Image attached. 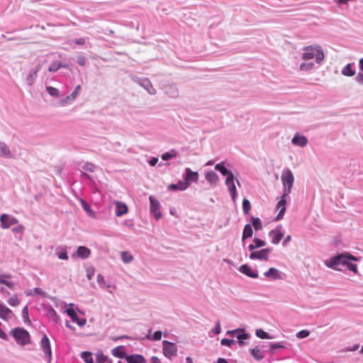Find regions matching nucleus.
<instances>
[{
  "mask_svg": "<svg viewBox=\"0 0 363 363\" xmlns=\"http://www.w3.org/2000/svg\"><path fill=\"white\" fill-rule=\"evenodd\" d=\"M358 259L348 252L339 254L324 262L325 266L337 271H342V267L347 268L350 271L357 273V266L352 262Z\"/></svg>",
  "mask_w": 363,
  "mask_h": 363,
  "instance_id": "f257e3e1",
  "label": "nucleus"
},
{
  "mask_svg": "<svg viewBox=\"0 0 363 363\" xmlns=\"http://www.w3.org/2000/svg\"><path fill=\"white\" fill-rule=\"evenodd\" d=\"M315 58L318 64H320L324 60V53L320 45H313L305 47L302 53V59L310 60Z\"/></svg>",
  "mask_w": 363,
  "mask_h": 363,
  "instance_id": "f03ea898",
  "label": "nucleus"
},
{
  "mask_svg": "<svg viewBox=\"0 0 363 363\" xmlns=\"http://www.w3.org/2000/svg\"><path fill=\"white\" fill-rule=\"evenodd\" d=\"M281 180L283 185V194L289 196L294 183V176L290 169L284 168L282 170Z\"/></svg>",
  "mask_w": 363,
  "mask_h": 363,
  "instance_id": "7ed1b4c3",
  "label": "nucleus"
},
{
  "mask_svg": "<svg viewBox=\"0 0 363 363\" xmlns=\"http://www.w3.org/2000/svg\"><path fill=\"white\" fill-rule=\"evenodd\" d=\"M10 334L19 345L25 346L30 343V334L26 330L22 328H16L11 330Z\"/></svg>",
  "mask_w": 363,
  "mask_h": 363,
  "instance_id": "20e7f679",
  "label": "nucleus"
},
{
  "mask_svg": "<svg viewBox=\"0 0 363 363\" xmlns=\"http://www.w3.org/2000/svg\"><path fill=\"white\" fill-rule=\"evenodd\" d=\"M131 79L140 86H142L144 89L147 91V92L150 95H155L157 91L152 84L150 80L147 77H139L136 75H131Z\"/></svg>",
  "mask_w": 363,
  "mask_h": 363,
  "instance_id": "39448f33",
  "label": "nucleus"
},
{
  "mask_svg": "<svg viewBox=\"0 0 363 363\" xmlns=\"http://www.w3.org/2000/svg\"><path fill=\"white\" fill-rule=\"evenodd\" d=\"M162 352L167 358L171 359L172 357L177 356V347L173 342L164 340L162 342Z\"/></svg>",
  "mask_w": 363,
  "mask_h": 363,
  "instance_id": "423d86ee",
  "label": "nucleus"
},
{
  "mask_svg": "<svg viewBox=\"0 0 363 363\" xmlns=\"http://www.w3.org/2000/svg\"><path fill=\"white\" fill-rule=\"evenodd\" d=\"M272 247H267L256 252H251L249 255V258L252 260L258 259L260 261H267L269 259V255L272 252Z\"/></svg>",
  "mask_w": 363,
  "mask_h": 363,
  "instance_id": "0eeeda50",
  "label": "nucleus"
},
{
  "mask_svg": "<svg viewBox=\"0 0 363 363\" xmlns=\"http://www.w3.org/2000/svg\"><path fill=\"white\" fill-rule=\"evenodd\" d=\"M40 345L44 353L45 358L50 362L52 358V350L50 340L46 335H43L42 337Z\"/></svg>",
  "mask_w": 363,
  "mask_h": 363,
  "instance_id": "6e6552de",
  "label": "nucleus"
},
{
  "mask_svg": "<svg viewBox=\"0 0 363 363\" xmlns=\"http://www.w3.org/2000/svg\"><path fill=\"white\" fill-rule=\"evenodd\" d=\"M235 177L234 174H230L229 177H226L225 184L228 187V190L231 196L232 200L233 203L236 202V199L238 196L236 186L235 184Z\"/></svg>",
  "mask_w": 363,
  "mask_h": 363,
  "instance_id": "1a4fd4ad",
  "label": "nucleus"
},
{
  "mask_svg": "<svg viewBox=\"0 0 363 363\" xmlns=\"http://www.w3.org/2000/svg\"><path fill=\"white\" fill-rule=\"evenodd\" d=\"M1 228L8 229L11 225L17 224L18 220L14 216L6 213H3L0 216Z\"/></svg>",
  "mask_w": 363,
  "mask_h": 363,
  "instance_id": "9d476101",
  "label": "nucleus"
},
{
  "mask_svg": "<svg viewBox=\"0 0 363 363\" xmlns=\"http://www.w3.org/2000/svg\"><path fill=\"white\" fill-rule=\"evenodd\" d=\"M149 200L150 202V213L156 220H160L162 218V213L160 210V202L152 196L149 197Z\"/></svg>",
  "mask_w": 363,
  "mask_h": 363,
  "instance_id": "9b49d317",
  "label": "nucleus"
},
{
  "mask_svg": "<svg viewBox=\"0 0 363 363\" xmlns=\"http://www.w3.org/2000/svg\"><path fill=\"white\" fill-rule=\"evenodd\" d=\"M73 303L69 304V308L66 309L65 312L67 315L72 319V322L77 323L79 326L82 327L86 323L85 318H79L75 311L72 308Z\"/></svg>",
  "mask_w": 363,
  "mask_h": 363,
  "instance_id": "f8f14e48",
  "label": "nucleus"
},
{
  "mask_svg": "<svg viewBox=\"0 0 363 363\" xmlns=\"http://www.w3.org/2000/svg\"><path fill=\"white\" fill-rule=\"evenodd\" d=\"M284 273L274 267H270L268 271L264 273V276L272 280H278L284 279Z\"/></svg>",
  "mask_w": 363,
  "mask_h": 363,
  "instance_id": "ddd939ff",
  "label": "nucleus"
},
{
  "mask_svg": "<svg viewBox=\"0 0 363 363\" xmlns=\"http://www.w3.org/2000/svg\"><path fill=\"white\" fill-rule=\"evenodd\" d=\"M184 179V182L187 183V186L189 187L191 182H198L199 174L197 172H193L189 168H186Z\"/></svg>",
  "mask_w": 363,
  "mask_h": 363,
  "instance_id": "4468645a",
  "label": "nucleus"
},
{
  "mask_svg": "<svg viewBox=\"0 0 363 363\" xmlns=\"http://www.w3.org/2000/svg\"><path fill=\"white\" fill-rule=\"evenodd\" d=\"M291 143L295 146L304 147L308 145V140L306 136L296 133L291 139Z\"/></svg>",
  "mask_w": 363,
  "mask_h": 363,
  "instance_id": "2eb2a0df",
  "label": "nucleus"
},
{
  "mask_svg": "<svg viewBox=\"0 0 363 363\" xmlns=\"http://www.w3.org/2000/svg\"><path fill=\"white\" fill-rule=\"evenodd\" d=\"M227 334L236 337L238 340H245L250 337V335L246 333L245 330L242 328L228 330L227 331Z\"/></svg>",
  "mask_w": 363,
  "mask_h": 363,
  "instance_id": "dca6fc26",
  "label": "nucleus"
},
{
  "mask_svg": "<svg viewBox=\"0 0 363 363\" xmlns=\"http://www.w3.org/2000/svg\"><path fill=\"white\" fill-rule=\"evenodd\" d=\"M286 196H287L282 194L281 199L277 204V208L279 209V212L276 217V220H279L283 218L286 211Z\"/></svg>",
  "mask_w": 363,
  "mask_h": 363,
  "instance_id": "f3484780",
  "label": "nucleus"
},
{
  "mask_svg": "<svg viewBox=\"0 0 363 363\" xmlns=\"http://www.w3.org/2000/svg\"><path fill=\"white\" fill-rule=\"evenodd\" d=\"M40 65H38L30 71L26 79V82L28 86H32L34 84L37 77L38 72L40 70Z\"/></svg>",
  "mask_w": 363,
  "mask_h": 363,
  "instance_id": "a211bd4d",
  "label": "nucleus"
},
{
  "mask_svg": "<svg viewBox=\"0 0 363 363\" xmlns=\"http://www.w3.org/2000/svg\"><path fill=\"white\" fill-rule=\"evenodd\" d=\"M269 236L272 239V242L274 245H277L279 243L281 240L283 238L284 233H281L279 229L277 228L274 230H272L269 233Z\"/></svg>",
  "mask_w": 363,
  "mask_h": 363,
  "instance_id": "6ab92c4d",
  "label": "nucleus"
},
{
  "mask_svg": "<svg viewBox=\"0 0 363 363\" xmlns=\"http://www.w3.org/2000/svg\"><path fill=\"white\" fill-rule=\"evenodd\" d=\"M75 255L82 259H87L91 255V250L86 247L79 246L73 257Z\"/></svg>",
  "mask_w": 363,
  "mask_h": 363,
  "instance_id": "aec40b11",
  "label": "nucleus"
},
{
  "mask_svg": "<svg viewBox=\"0 0 363 363\" xmlns=\"http://www.w3.org/2000/svg\"><path fill=\"white\" fill-rule=\"evenodd\" d=\"M239 271L249 277L256 279L258 277L257 272H254L247 264H242L240 267Z\"/></svg>",
  "mask_w": 363,
  "mask_h": 363,
  "instance_id": "412c9836",
  "label": "nucleus"
},
{
  "mask_svg": "<svg viewBox=\"0 0 363 363\" xmlns=\"http://www.w3.org/2000/svg\"><path fill=\"white\" fill-rule=\"evenodd\" d=\"M205 178L212 186H216L219 182L218 175L213 171L207 172L205 174Z\"/></svg>",
  "mask_w": 363,
  "mask_h": 363,
  "instance_id": "4be33fe9",
  "label": "nucleus"
},
{
  "mask_svg": "<svg viewBox=\"0 0 363 363\" xmlns=\"http://www.w3.org/2000/svg\"><path fill=\"white\" fill-rule=\"evenodd\" d=\"M116 216L117 217L122 216L128 213V206L125 203L121 201H116Z\"/></svg>",
  "mask_w": 363,
  "mask_h": 363,
  "instance_id": "5701e85b",
  "label": "nucleus"
},
{
  "mask_svg": "<svg viewBox=\"0 0 363 363\" xmlns=\"http://www.w3.org/2000/svg\"><path fill=\"white\" fill-rule=\"evenodd\" d=\"M165 94L172 99H177L179 96V90L176 85L170 84L165 88Z\"/></svg>",
  "mask_w": 363,
  "mask_h": 363,
  "instance_id": "b1692460",
  "label": "nucleus"
},
{
  "mask_svg": "<svg viewBox=\"0 0 363 363\" xmlns=\"http://www.w3.org/2000/svg\"><path fill=\"white\" fill-rule=\"evenodd\" d=\"M11 275L9 274H2L0 272V284L8 286L9 289H13L14 284L10 281Z\"/></svg>",
  "mask_w": 363,
  "mask_h": 363,
  "instance_id": "393cba45",
  "label": "nucleus"
},
{
  "mask_svg": "<svg viewBox=\"0 0 363 363\" xmlns=\"http://www.w3.org/2000/svg\"><path fill=\"white\" fill-rule=\"evenodd\" d=\"M215 169L219 172L222 175L229 177L230 174H233V173L228 170L225 167V162H221L218 163L215 166Z\"/></svg>",
  "mask_w": 363,
  "mask_h": 363,
  "instance_id": "a878e982",
  "label": "nucleus"
},
{
  "mask_svg": "<svg viewBox=\"0 0 363 363\" xmlns=\"http://www.w3.org/2000/svg\"><path fill=\"white\" fill-rule=\"evenodd\" d=\"M128 363H146L145 359L141 354H131L125 357Z\"/></svg>",
  "mask_w": 363,
  "mask_h": 363,
  "instance_id": "bb28decb",
  "label": "nucleus"
},
{
  "mask_svg": "<svg viewBox=\"0 0 363 363\" xmlns=\"http://www.w3.org/2000/svg\"><path fill=\"white\" fill-rule=\"evenodd\" d=\"M253 235V230L251 224H246L244 227L242 236V245H245V240L247 238H251Z\"/></svg>",
  "mask_w": 363,
  "mask_h": 363,
  "instance_id": "cd10ccee",
  "label": "nucleus"
},
{
  "mask_svg": "<svg viewBox=\"0 0 363 363\" xmlns=\"http://www.w3.org/2000/svg\"><path fill=\"white\" fill-rule=\"evenodd\" d=\"M188 188L187 183L184 181H179L177 184H172L168 186L169 190L173 191H184Z\"/></svg>",
  "mask_w": 363,
  "mask_h": 363,
  "instance_id": "c85d7f7f",
  "label": "nucleus"
},
{
  "mask_svg": "<svg viewBox=\"0 0 363 363\" xmlns=\"http://www.w3.org/2000/svg\"><path fill=\"white\" fill-rule=\"evenodd\" d=\"M250 354L257 361L262 359L264 357V352L258 347L252 349L250 350Z\"/></svg>",
  "mask_w": 363,
  "mask_h": 363,
  "instance_id": "c756f323",
  "label": "nucleus"
},
{
  "mask_svg": "<svg viewBox=\"0 0 363 363\" xmlns=\"http://www.w3.org/2000/svg\"><path fill=\"white\" fill-rule=\"evenodd\" d=\"M47 316L48 317V318L50 320H51L54 323H57L60 320L59 316L57 314L56 311L51 306H49L47 308Z\"/></svg>",
  "mask_w": 363,
  "mask_h": 363,
  "instance_id": "7c9ffc66",
  "label": "nucleus"
},
{
  "mask_svg": "<svg viewBox=\"0 0 363 363\" xmlns=\"http://www.w3.org/2000/svg\"><path fill=\"white\" fill-rule=\"evenodd\" d=\"M0 157H10L11 152L9 147L2 142H0Z\"/></svg>",
  "mask_w": 363,
  "mask_h": 363,
  "instance_id": "2f4dec72",
  "label": "nucleus"
},
{
  "mask_svg": "<svg viewBox=\"0 0 363 363\" xmlns=\"http://www.w3.org/2000/svg\"><path fill=\"white\" fill-rule=\"evenodd\" d=\"M81 205L82 208L89 214V216L91 218H96V213L93 211L90 207V206L83 199L80 200Z\"/></svg>",
  "mask_w": 363,
  "mask_h": 363,
  "instance_id": "473e14b6",
  "label": "nucleus"
},
{
  "mask_svg": "<svg viewBox=\"0 0 363 363\" xmlns=\"http://www.w3.org/2000/svg\"><path fill=\"white\" fill-rule=\"evenodd\" d=\"M121 257L123 262L125 264H129L133 260V256L128 251L121 252Z\"/></svg>",
  "mask_w": 363,
  "mask_h": 363,
  "instance_id": "72a5a7b5",
  "label": "nucleus"
},
{
  "mask_svg": "<svg viewBox=\"0 0 363 363\" xmlns=\"http://www.w3.org/2000/svg\"><path fill=\"white\" fill-rule=\"evenodd\" d=\"M112 354L114 357L123 358L125 357V352L123 350V346H118L115 348H113L111 351Z\"/></svg>",
  "mask_w": 363,
  "mask_h": 363,
  "instance_id": "f704fd0d",
  "label": "nucleus"
},
{
  "mask_svg": "<svg viewBox=\"0 0 363 363\" xmlns=\"http://www.w3.org/2000/svg\"><path fill=\"white\" fill-rule=\"evenodd\" d=\"M12 313V311L3 304H0V318L6 319L7 317Z\"/></svg>",
  "mask_w": 363,
  "mask_h": 363,
  "instance_id": "c9c22d12",
  "label": "nucleus"
},
{
  "mask_svg": "<svg viewBox=\"0 0 363 363\" xmlns=\"http://www.w3.org/2000/svg\"><path fill=\"white\" fill-rule=\"evenodd\" d=\"M96 281L101 289H108L111 287V284H108L106 281L104 277L100 274L97 275Z\"/></svg>",
  "mask_w": 363,
  "mask_h": 363,
  "instance_id": "e433bc0d",
  "label": "nucleus"
},
{
  "mask_svg": "<svg viewBox=\"0 0 363 363\" xmlns=\"http://www.w3.org/2000/svg\"><path fill=\"white\" fill-rule=\"evenodd\" d=\"M342 74L345 76L352 77L354 75L355 71L352 69L351 64H347L342 68Z\"/></svg>",
  "mask_w": 363,
  "mask_h": 363,
  "instance_id": "4c0bfd02",
  "label": "nucleus"
},
{
  "mask_svg": "<svg viewBox=\"0 0 363 363\" xmlns=\"http://www.w3.org/2000/svg\"><path fill=\"white\" fill-rule=\"evenodd\" d=\"M80 356L85 363H94L91 352L87 351L82 352Z\"/></svg>",
  "mask_w": 363,
  "mask_h": 363,
  "instance_id": "58836bf2",
  "label": "nucleus"
},
{
  "mask_svg": "<svg viewBox=\"0 0 363 363\" xmlns=\"http://www.w3.org/2000/svg\"><path fill=\"white\" fill-rule=\"evenodd\" d=\"M110 360L108 357L104 355L102 352L96 354V363H107Z\"/></svg>",
  "mask_w": 363,
  "mask_h": 363,
  "instance_id": "ea45409f",
  "label": "nucleus"
},
{
  "mask_svg": "<svg viewBox=\"0 0 363 363\" xmlns=\"http://www.w3.org/2000/svg\"><path fill=\"white\" fill-rule=\"evenodd\" d=\"M252 225L255 230H259L262 228V221L259 218H251Z\"/></svg>",
  "mask_w": 363,
  "mask_h": 363,
  "instance_id": "a19ab883",
  "label": "nucleus"
},
{
  "mask_svg": "<svg viewBox=\"0 0 363 363\" xmlns=\"http://www.w3.org/2000/svg\"><path fill=\"white\" fill-rule=\"evenodd\" d=\"M313 67H314L313 62H303L300 65L299 69L301 71L307 72V71H310V70L313 69Z\"/></svg>",
  "mask_w": 363,
  "mask_h": 363,
  "instance_id": "79ce46f5",
  "label": "nucleus"
},
{
  "mask_svg": "<svg viewBox=\"0 0 363 363\" xmlns=\"http://www.w3.org/2000/svg\"><path fill=\"white\" fill-rule=\"evenodd\" d=\"M177 156V151L174 150H172L169 152H164L162 155L161 158L163 160H169L173 157Z\"/></svg>",
  "mask_w": 363,
  "mask_h": 363,
  "instance_id": "37998d69",
  "label": "nucleus"
},
{
  "mask_svg": "<svg viewBox=\"0 0 363 363\" xmlns=\"http://www.w3.org/2000/svg\"><path fill=\"white\" fill-rule=\"evenodd\" d=\"M56 255L60 259H68V255L65 248H63L61 250H60V248H57Z\"/></svg>",
  "mask_w": 363,
  "mask_h": 363,
  "instance_id": "c03bdc74",
  "label": "nucleus"
},
{
  "mask_svg": "<svg viewBox=\"0 0 363 363\" xmlns=\"http://www.w3.org/2000/svg\"><path fill=\"white\" fill-rule=\"evenodd\" d=\"M46 91L52 96L58 97L60 96V92L57 88L48 86H46Z\"/></svg>",
  "mask_w": 363,
  "mask_h": 363,
  "instance_id": "a18cd8bd",
  "label": "nucleus"
},
{
  "mask_svg": "<svg viewBox=\"0 0 363 363\" xmlns=\"http://www.w3.org/2000/svg\"><path fill=\"white\" fill-rule=\"evenodd\" d=\"M75 100V98H74L72 96V95H69L67 96V97L62 99L60 101V105L61 106H67L68 104H70L72 101H74Z\"/></svg>",
  "mask_w": 363,
  "mask_h": 363,
  "instance_id": "49530a36",
  "label": "nucleus"
},
{
  "mask_svg": "<svg viewBox=\"0 0 363 363\" xmlns=\"http://www.w3.org/2000/svg\"><path fill=\"white\" fill-rule=\"evenodd\" d=\"M251 204L248 199H244L242 201V210L245 215H247L250 211Z\"/></svg>",
  "mask_w": 363,
  "mask_h": 363,
  "instance_id": "de8ad7c7",
  "label": "nucleus"
},
{
  "mask_svg": "<svg viewBox=\"0 0 363 363\" xmlns=\"http://www.w3.org/2000/svg\"><path fill=\"white\" fill-rule=\"evenodd\" d=\"M61 68L60 61H55L52 62L48 68L50 72H55Z\"/></svg>",
  "mask_w": 363,
  "mask_h": 363,
  "instance_id": "09e8293b",
  "label": "nucleus"
},
{
  "mask_svg": "<svg viewBox=\"0 0 363 363\" xmlns=\"http://www.w3.org/2000/svg\"><path fill=\"white\" fill-rule=\"evenodd\" d=\"M256 335L262 339H271V336L262 329L256 330Z\"/></svg>",
  "mask_w": 363,
  "mask_h": 363,
  "instance_id": "8fccbe9b",
  "label": "nucleus"
},
{
  "mask_svg": "<svg viewBox=\"0 0 363 363\" xmlns=\"http://www.w3.org/2000/svg\"><path fill=\"white\" fill-rule=\"evenodd\" d=\"M82 169L86 172H94L97 169V167L91 163L86 162L82 166Z\"/></svg>",
  "mask_w": 363,
  "mask_h": 363,
  "instance_id": "3c124183",
  "label": "nucleus"
},
{
  "mask_svg": "<svg viewBox=\"0 0 363 363\" xmlns=\"http://www.w3.org/2000/svg\"><path fill=\"white\" fill-rule=\"evenodd\" d=\"M284 347H285V345L281 342H271L270 343V350H271V352H273L276 349H281V348H284Z\"/></svg>",
  "mask_w": 363,
  "mask_h": 363,
  "instance_id": "603ef678",
  "label": "nucleus"
},
{
  "mask_svg": "<svg viewBox=\"0 0 363 363\" xmlns=\"http://www.w3.org/2000/svg\"><path fill=\"white\" fill-rule=\"evenodd\" d=\"M22 316L24 323H27L30 322L28 317V309L27 306H26L22 310Z\"/></svg>",
  "mask_w": 363,
  "mask_h": 363,
  "instance_id": "864d4df0",
  "label": "nucleus"
},
{
  "mask_svg": "<svg viewBox=\"0 0 363 363\" xmlns=\"http://www.w3.org/2000/svg\"><path fill=\"white\" fill-rule=\"evenodd\" d=\"M19 299L16 296L9 298L8 300V303L11 306H16L19 304Z\"/></svg>",
  "mask_w": 363,
  "mask_h": 363,
  "instance_id": "5fc2aeb1",
  "label": "nucleus"
},
{
  "mask_svg": "<svg viewBox=\"0 0 363 363\" xmlns=\"http://www.w3.org/2000/svg\"><path fill=\"white\" fill-rule=\"evenodd\" d=\"M253 243L257 248H259L266 245V242L264 240L257 238L253 239Z\"/></svg>",
  "mask_w": 363,
  "mask_h": 363,
  "instance_id": "6e6d98bb",
  "label": "nucleus"
},
{
  "mask_svg": "<svg viewBox=\"0 0 363 363\" xmlns=\"http://www.w3.org/2000/svg\"><path fill=\"white\" fill-rule=\"evenodd\" d=\"M310 333L307 330H302L299 332H298L296 335L297 338L303 339L305 337H307L309 335Z\"/></svg>",
  "mask_w": 363,
  "mask_h": 363,
  "instance_id": "4d7b16f0",
  "label": "nucleus"
},
{
  "mask_svg": "<svg viewBox=\"0 0 363 363\" xmlns=\"http://www.w3.org/2000/svg\"><path fill=\"white\" fill-rule=\"evenodd\" d=\"M162 335V332L158 330L155 332V333L151 337L148 336L147 338L154 341H158L161 340Z\"/></svg>",
  "mask_w": 363,
  "mask_h": 363,
  "instance_id": "13d9d810",
  "label": "nucleus"
},
{
  "mask_svg": "<svg viewBox=\"0 0 363 363\" xmlns=\"http://www.w3.org/2000/svg\"><path fill=\"white\" fill-rule=\"evenodd\" d=\"M233 343H234L233 340H230V339H228V338H223L220 341L221 345H223V346L230 347Z\"/></svg>",
  "mask_w": 363,
  "mask_h": 363,
  "instance_id": "bf43d9fd",
  "label": "nucleus"
},
{
  "mask_svg": "<svg viewBox=\"0 0 363 363\" xmlns=\"http://www.w3.org/2000/svg\"><path fill=\"white\" fill-rule=\"evenodd\" d=\"M33 293L35 294L42 295L43 296H46V293L45 291H43L40 288H38V287L34 288L33 290V292H30L28 294L31 295V294H33Z\"/></svg>",
  "mask_w": 363,
  "mask_h": 363,
  "instance_id": "052dcab7",
  "label": "nucleus"
},
{
  "mask_svg": "<svg viewBox=\"0 0 363 363\" xmlns=\"http://www.w3.org/2000/svg\"><path fill=\"white\" fill-rule=\"evenodd\" d=\"M211 332L218 335V334H220V332H221V328H220V321H217L216 323V325L215 327L211 330Z\"/></svg>",
  "mask_w": 363,
  "mask_h": 363,
  "instance_id": "680f3d73",
  "label": "nucleus"
},
{
  "mask_svg": "<svg viewBox=\"0 0 363 363\" xmlns=\"http://www.w3.org/2000/svg\"><path fill=\"white\" fill-rule=\"evenodd\" d=\"M73 43L78 45H85L86 39V38H80L77 39H74Z\"/></svg>",
  "mask_w": 363,
  "mask_h": 363,
  "instance_id": "e2e57ef3",
  "label": "nucleus"
},
{
  "mask_svg": "<svg viewBox=\"0 0 363 363\" xmlns=\"http://www.w3.org/2000/svg\"><path fill=\"white\" fill-rule=\"evenodd\" d=\"M86 57L82 55H79L77 58V62L81 66H84L86 64Z\"/></svg>",
  "mask_w": 363,
  "mask_h": 363,
  "instance_id": "0e129e2a",
  "label": "nucleus"
},
{
  "mask_svg": "<svg viewBox=\"0 0 363 363\" xmlns=\"http://www.w3.org/2000/svg\"><path fill=\"white\" fill-rule=\"evenodd\" d=\"M122 225H124V226H126V227H128L129 228H134V223H133V220H124L122 223Z\"/></svg>",
  "mask_w": 363,
  "mask_h": 363,
  "instance_id": "69168bd1",
  "label": "nucleus"
},
{
  "mask_svg": "<svg viewBox=\"0 0 363 363\" xmlns=\"http://www.w3.org/2000/svg\"><path fill=\"white\" fill-rule=\"evenodd\" d=\"M94 274V268H90L87 269L86 277L89 280H91Z\"/></svg>",
  "mask_w": 363,
  "mask_h": 363,
  "instance_id": "338daca9",
  "label": "nucleus"
},
{
  "mask_svg": "<svg viewBox=\"0 0 363 363\" xmlns=\"http://www.w3.org/2000/svg\"><path fill=\"white\" fill-rule=\"evenodd\" d=\"M355 79L358 83L363 84V73H358Z\"/></svg>",
  "mask_w": 363,
  "mask_h": 363,
  "instance_id": "774afa93",
  "label": "nucleus"
}]
</instances>
